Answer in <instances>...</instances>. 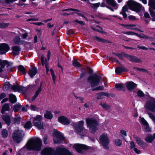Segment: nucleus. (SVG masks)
Listing matches in <instances>:
<instances>
[{"mask_svg":"<svg viewBox=\"0 0 155 155\" xmlns=\"http://www.w3.org/2000/svg\"><path fill=\"white\" fill-rule=\"evenodd\" d=\"M146 108L148 110L152 111H155V99L151 97L150 100L147 101L145 104Z\"/></svg>","mask_w":155,"mask_h":155,"instance_id":"9","label":"nucleus"},{"mask_svg":"<svg viewBox=\"0 0 155 155\" xmlns=\"http://www.w3.org/2000/svg\"><path fill=\"white\" fill-rule=\"evenodd\" d=\"M9 83L8 82H6L3 87V89L4 91H6L9 89Z\"/></svg>","mask_w":155,"mask_h":155,"instance_id":"45","label":"nucleus"},{"mask_svg":"<svg viewBox=\"0 0 155 155\" xmlns=\"http://www.w3.org/2000/svg\"><path fill=\"white\" fill-rule=\"evenodd\" d=\"M14 122L15 124H19L21 121V118L19 116L13 118Z\"/></svg>","mask_w":155,"mask_h":155,"instance_id":"37","label":"nucleus"},{"mask_svg":"<svg viewBox=\"0 0 155 155\" xmlns=\"http://www.w3.org/2000/svg\"><path fill=\"white\" fill-rule=\"evenodd\" d=\"M147 114L149 115V117L155 123V116H154L151 113H148Z\"/></svg>","mask_w":155,"mask_h":155,"instance_id":"53","label":"nucleus"},{"mask_svg":"<svg viewBox=\"0 0 155 155\" xmlns=\"http://www.w3.org/2000/svg\"><path fill=\"white\" fill-rule=\"evenodd\" d=\"M129 19L131 21H134L136 19L135 17L133 15H130L128 17Z\"/></svg>","mask_w":155,"mask_h":155,"instance_id":"62","label":"nucleus"},{"mask_svg":"<svg viewBox=\"0 0 155 155\" xmlns=\"http://www.w3.org/2000/svg\"><path fill=\"white\" fill-rule=\"evenodd\" d=\"M137 94L138 96L142 97L144 96V94L143 92L141 91H138L137 92Z\"/></svg>","mask_w":155,"mask_h":155,"instance_id":"56","label":"nucleus"},{"mask_svg":"<svg viewBox=\"0 0 155 155\" xmlns=\"http://www.w3.org/2000/svg\"><path fill=\"white\" fill-rule=\"evenodd\" d=\"M98 94V96L97 97V98L98 99L101 98L102 97L101 96H105L106 97H108L109 96V94L108 93L104 92H101Z\"/></svg>","mask_w":155,"mask_h":155,"instance_id":"38","label":"nucleus"},{"mask_svg":"<svg viewBox=\"0 0 155 155\" xmlns=\"http://www.w3.org/2000/svg\"><path fill=\"white\" fill-rule=\"evenodd\" d=\"M11 89L14 92L18 91L19 92H22L23 93H25L28 90V88H26L18 85H12L11 87Z\"/></svg>","mask_w":155,"mask_h":155,"instance_id":"12","label":"nucleus"},{"mask_svg":"<svg viewBox=\"0 0 155 155\" xmlns=\"http://www.w3.org/2000/svg\"><path fill=\"white\" fill-rule=\"evenodd\" d=\"M87 80L92 87L98 85L103 81L102 77L96 74H94L93 76H89Z\"/></svg>","mask_w":155,"mask_h":155,"instance_id":"3","label":"nucleus"},{"mask_svg":"<svg viewBox=\"0 0 155 155\" xmlns=\"http://www.w3.org/2000/svg\"><path fill=\"white\" fill-rule=\"evenodd\" d=\"M127 5L130 9L137 12H140L142 7L140 4L132 0L129 1L127 2Z\"/></svg>","mask_w":155,"mask_h":155,"instance_id":"4","label":"nucleus"},{"mask_svg":"<svg viewBox=\"0 0 155 155\" xmlns=\"http://www.w3.org/2000/svg\"><path fill=\"white\" fill-rule=\"evenodd\" d=\"M91 104L90 102H87L84 105V107L87 108H88L89 107L91 106Z\"/></svg>","mask_w":155,"mask_h":155,"instance_id":"59","label":"nucleus"},{"mask_svg":"<svg viewBox=\"0 0 155 155\" xmlns=\"http://www.w3.org/2000/svg\"><path fill=\"white\" fill-rule=\"evenodd\" d=\"M127 89L129 91L134 90L137 87V84L132 81H128L126 83Z\"/></svg>","mask_w":155,"mask_h":155,"instance_id":"18","label":"nucleus"},{"mask_svg":"<svg viewBox=\"0 0 155 155\" xmlns=\"http://www.w3.org/2000/svg\"><path fill=\"white\" fill-rule=\"evenodd\" d=\"M140 122L142 124L143 127L148 124L147 121L143 117H140L139 119Z\"/></svg>","mask_w":155,"mask_h":155,"instance_id":"34","label":"nucleus"},{"mask_svg":"<svg viewBox=\"0 0 155 155\" xmlns=\"http://www.w3.org/2000/svg\"><path fill=\"white\" fill-rule=\"evenodd\" d=\"M21 106L19 104H17L14 106L13 110L15 112H17L21 107Z\"/></svg>","mask_w":155,"mask_h":155,"instance_id":"40","label":"nucleus"},{"mask_svg":"<svg viewBox=\"0 0 155 155\" xmlns=\"http://www.w3.org/2000/svg\"><path fill=\"white\" fill-rule=\"evenodd\" d=\"M17 0H5L4 1L7 4H10L14 2Z\"/></svg>","mask_w":155,"mask_h":155,"instance_id":"60","label":"nucleus"},{"mask_svg":"<svg viewBox=\"0 0 155 155\" xmlns=\"http://www.w3.org/2000/svg\"><path fill=\"white\" fill-rule=\"evenodd\" d=\"M20 38L19 37H17L14 40V42L15 44H18L20 41Z\"/></svg>","mask_w":155,"mask_h":155,"instance_id":"57","label":"nucleus"},{"mask_svg":"<svg viewBox=\"0 0 155 155\" xmlns=\"http://www.w3.org/2000/svg\"><path fill=\"white\" fill-rule=\"evenodd\" d=\"M2 118L6 124L8 126L9 125L11 122L9 117L7 115H3L2 116Z\"/></svg>","mask_w":155,"mask_h":155,"instance_id":"22","label":"nucleus"},{"mask_svg":"<svg viewBox=\"0 0 155 155\" xmlns=\"http://www.w3.org/2000/svg\"><path fill=\"white\" fill-rule=\"evenodd\" d=\"M8 62L7 60L0 59V65L3 68H4L6 65H7Z\"/></svg>","mask_w":155,"mask_h":155,"instance_id":"31","label":"nucleus"},{"mask_svg":"<svg viewBox=\"0 0 155 155\" xmlns=\"http://www.w3.org/2000/svg\"><path fill=\"white\" fill-rule=\"evenodd\" d=\"M42 144V141L39 138H32L29 140L25 147L29 150L39 151L41 149Z\"/></svg>","mask_w":155,"mask_h":155,"instance_id":"1","label":"nucleus"},{"mask_svg":"<svg viewBox=\"0 0 155 155\" xmlns=\"http://www.w3.org/2000/svg\"><path fill=\"white\" fill-rule=\"evenodd\" d=\"M84 122L83 120H81L78 122V123H74L73 124L75 129L77 133H80L84 129L83 125Z\"/></svg>","mask_w":155,"mask_h":155,"instance_id":"10","label":"nucleus"},{"mask_svg":"<svg viewBox=\"0 0 155 155\" xmlns=\"http://www.w3.org/2000/svg\"><path fill=\"white\" fill-rule=\"evenodd\" d=\"M100 143L106 149L108 148V146L109 143V139L107 135L106 134H102L100 138Z\"/></svg>","mask_w":155,"mask_h":155,"instance_id":"8","label":"nucleus"},{"mask_svg":"<svg viewBox=\"0 0 155 155\" xmlns=\"http://www.w3.org/2000/svg\"><path fill=\"white\" fill-rule=\"evenodd\" d=\"M24 135L23 133L21 130H15L13 133L12 137L14 141L16 143H18L22 140Z\"/></svg>","mask_w":155,"mask_h":155,"instance_id":"5","label":"nucleus"},{"mask_svg":"<svg viewBox=\"0 0 155 155\" xmlns=\"http://www.w3.org/2000/svg\"><path fill=\"white\" fill-rule=\"evenodd\" d=\"M42 117L40 115H37L36 117L33 118V122L34 125L39 129L43 128V124L41 121Z\"/></svg>","mask_w":155,"mask_h":155,"instance_id":"7","label":"nucleus"},{"mask_svg":"<svg viewBox=\"0 0 155 155\" xmlns=\"http://www.w3.org/2000/svg\"><path fill=\"white\" fill-rule=\"evenodd\" d=\"M100 105L106 110L109 109L110 107V106L107 105L106 103L101 102Z\"/></svg>","mask_w":155,"mask_h":155,"instance_id":"35","label":"nucleus"},{"mask_svg":"<svg viewBox=\"0 0 155 155\" xmlns=\"http://www.w3.org/2000/svg\"><path fill=\"white\" fill-rule=\"evenodd\" d=\"M48 139L47 136L46 135L44 136L43 137V140L44 141V143L45 144H47V140Z\"/></svg>","mask_w":155,"mask_h":155,"instance_id":"61","label":"nucleus"},{"mask_svg":"<svg viewBox=\"0 0 155 155\" xmlns=\"http://www.w3.org/2000/svg\"><path fill=\"white\" fill-rule=\"evenodd\" d=\"M144 140L147 142L151 143L154 140V137L153 135L151 134H148L145 138Z\"/></svg>","mask_w":155,"mask_h":155,"instance_id":"25","label":"nucleus"},{"mask_svg":"<svg viewBox=\"0 0 155 155\" xmlns=\"http://www.w3.org/2000/svg\"><path fill=\"white\" fill-rule=\"evenodd\" d=\"M133 138L136 140L137 143L140 146L142 147H146L147 143L141 140L140 138L136 135H133Z\"/></svg>","mask_w":155,"mask_h":155,"instance_id":"16","label":"nucleus"},{"mask_svg":"<svg viewBox=\"0 0 155 155\" xmlns=\"http://www.w3.org/2000/svg\"><path fill=\"white\" fill-rule=\"evenodd\" d=\"M128 10V7L126 5H125L123 7L122 11L120 12V14L123 15L124 18H126L127 17V15L126 12H127Z\"/></svg>","mask_w":155,"mask_h":155,"instance_id":"21","label":"nucleus"},{"mask_svg":"<svg viewBox=\"0 0 155 155\" xmlns=\"http://www.w3.org/2000/svg\"><path fill=\"white\" fill-rule=\"evenodd\" d=\"M135 25H124V27L126 29H133V28L135 26Z\"/></svg>","mask_w":155,"mask_h":155,"instance_id":"46","label":"nucleus"},{"mask_svg":"<svg viewBox=\"0 0 155 155\" xmlns=\"http://www.w3.org/2000/svg\"><path fill=\"white\" fill-rule=\"evenodd\" d=\"M68 151L62 147H58L54 155H72L68 153Z\"/></svg>","mask_w":155,"mask_h":155,"instance_id":"11","label":"nucleus"},{"mask_svg":"<svg viewBox=\"0 0 155 155\" xmlns=\"http://www.w3.org/2000/svg\"><path fill=\"white\" fill-rule=\"evenodd\" d=\"M41 86H42V84H41L39 87L38 88V90L37 91L35 92V94L34 96L32 97V100L34 101L35 100L36 98L38 96V94L41 91Z\"/></svg>","mask_w":155,"mask_h":155,"instance_id":"27","label":"nucleus"},{"mask_svg":"<svg viewBox=\"0 0 155 155\" xmlns=\"http://www.w3.org/2000/svg\"><path fill=\"white\" fill-rule=\"evenodd\" d=\"M9 109L10 107L9 105L7 104H5L2 107V114L4 113L5 111L9 110Z\"/></svg>","mask_w":155,"mask_h":155,"instance_id":"28","label":"nucleus"},{"mask_svg":"<svg viewBox=\"0 0 155 155\" xmlns=\"http://www.w3.org/2000/svg\"><path fill=\"white\" fill-rule=\"evenodd\" d=\"M122 33L126 35H135L136 36L137 33H135L133 31H127V32H123Z\"/></svg>","mask_w":155,"mask_h":155,"instance_id":"48","label":"nucleus"},{"mask_svg":"<svg viewBox=\"0 0 155 155\" xmlns=\"http://www.w3.org/2000/svg\"><path fill=\"white\" fill-rule=\"evenodd\" d=\"M32 127V124L30 121L27 122L24 125V127L25 129H29Z\"/></svg>","mask_w":155,"mask_h":155,"instance_id":"42","label":"nucleus"},{"mask_svg":"<svg viewBox=\"0 0 155 155\" xmlns=\"http://www.w3.org/2000/svg\"><path fill=\"white\" fill-rule=\"evenodd\" d=\"M53 152L52 149L50 148H46L41 152L42 155H51Z\"/></svg>","mask_w":155,"mask_h":155,"instance_id":"19","label":"nucleus"},{"mask_svg":"<svg viewBox=\"0 0 155 155\" xmlns=\"http://www.w3.org/2000/svg\"><path fill=\"white\" fill-rule=\"evenodd\" d=\"M13 54L15 55L18 54L20 51V49L18 46H14L12 48Z\"/></svg>","mask_w":155,"mask_h":155,"instance_id":"26","label":"nucleus"},{"mask_svg":"<svg viewBox=\"0 0 155 155\" xmlns=\"http://www.w3.org/2000/svg\"><path fill=\"white\" fill-rule=\"evenodd\" d=\"M114 143L116 146L120 147L122 145V141L121 140L117 139L115 140Z\"/></svg>","mask_w":155,"mask_h":155,"instance_id":"41","label":"nucleus"},{"mask_svg":"<svg viewBox=\"0 0 155 155\" xmlns=\"http://www.w3.org/2000/svg\"><path fill=\"white\" fill-rule=\"evenodd\" d=\"M100 5V3L98 2L95 4H91V7L94 9H96Z\"/></svg>","mask_w":155,"mask_h":155,"instance_id":"47","label":"nucleus"},{"mask_svg":"<svg viewBox=\"0 0 155 155\" xmlns=\"http://www.w3.org/2000/svg\"><path fill=\"white\" fill-rule=\"evenodd\" d=\"M44 117L47 119H51L53 117V115L50 111H47L44 115Z\"/></svg>","mask_w":155,"mask_h":155,"instance_id":"33","label":"nucleus"},{"mask_svg":"<svg viewBox=\"0 0 155 155\" xmlns=\"http://www.w3.org/2000/svg\"><path fill=\"white\" fill-rule=\"evenodd\" d=\"M54 141L55 143H60L64 140L63 134L57 130L55 131L53 134Z\"/></svg>","mask_w":155,"mask_h":155,"instance_id":"6","label":"nucleus"},{"mask_svg":"<svg viewBox=\"0 0 155 155\" xmlns=\"http://www.w3.org/2000/svg\"><path fill=\"white\" fill-rule=\"evenodd\" d=\"M126 57L131 62L140 63L142 62L141 60L135 56H133L127 55Z\"/></svg>","mask_w":155,"mask_h":155,"instance_id":"20","label":"nucleus"},{"mask_svg":"<svg viewBox=\"0 0 155 155\" xmlns=\"http://www.w3.org/2000/svg\"><path fill=\"white\" fill-rule=\"evenodd\" d=\"M7 71L8 72L12 71V70L13 69L14 67L12 66V63L8 62L7 65Z\"/></svg>","mask_w":155,"mask_h":155,"instance_id":"36","label":"nucleus"},{"mask_svg":"<svg viewBox=\"0 0 155 155\" xmlns=\"http://www.w3.org/2000/svg\"><path fill=\"white\" fill-rule=\"evenodd\" d=\"M2 135L3 137L6 138L8 135V131L5 129H3L2 131Z\"/></svg>","mask_w":155,"mask_h":155,"instance_id":"39","label":"nucleus"},{"mask_svg":"<svg viewBox=\"0 0 155 155\" xmlns=\"http://www.w3.org/2000/svg\"><path fill=\"white\" fill-rule=\"evenodd\" d=\"M107 3L112 5L115 9H117L118 6L114 0H106Z\"/></svg>","mask_w":155,"mask_h":155,"instance_id":"23","label":"nucleus"},{"mask_svg":"<svg viewBox=\"0 0 155 155\" xmlns=\"http://www.w3.org/2000/svg\"><path fill=\"white\" fill-rule=\"evenodd\" d=\"M74 147L75 149L78 152L81 153L83 150L86 149L88 147L85 145L80 144H76L74 145Z\"/></svg>","mask_w":155,"mask_h":155,"instance_id":"15","label":"nucleus"},{"mask_svg":"<svg viewBox=\"0 0 155 155\" xmlns=\"http://www.w3.org/2000/svg\"><path fill=\"white\" fill-rule=\"evenodd\" d=\"M149 5L150 6L149 11L152 17L155 16V0H149Z\"/></svg>","mask_w":155,"mask_h":155,"instance_id":"13","label":"nucleus"},{"mask_svg":"<svg viewBox=\"0 0 155 155\" xmlns=\"http://www.w3.org/2000/svg\"><path fill=\"white\" fill-rule=\"evenodd\" d=\"M73 64L74 67H80L81 65L77 61H74L73 62Z\"/></svg>","mask_w":155,"mask_h":155,"instance_id":"54","label":"nucleus"},{"mask_svg":"<svg viewBox=\"0 0 155 155\" xmlns=\"http://www.w3.org/2000/svg\"><path fill=\"white\" fill-rule=\"evenodd\" d=\"M51 76L52 77L53 81L54 83V84H55V80H56V77L55 76L54 73L52 74H51Z\"/></svg>","mask_w":155,"mask_h":155,"instance_id":"63","label":"nucleus"},{"mask_svg":"<svg viewBox=\"0 0 155 155\" xmlns=\"http://www.w3.org/2000/svg\"><path fill=\"white\" fill-rule=\"evenodd\" d=\"M137 47L140 49H142L143 50H147L148 49V48L144 46H141L139 45H138L137 46Z\"/></svg>","mask_w":155,"mask_h":155,"instance_id":"64","label":"nucleus"},{"mask_svg":"<svg viewBox=\"0 0 155 155\" xmlns=\"http://www.w3.org/2000/svg\"><path fill=\"white\" fill-rule=\"evenodd\" d=\"M58 120L61 123L64 125H67L70 123V120L64 116H61L58 118Z\"/></svg>","mask_w":155,"mask_h":155,"instance_id":"17","label":"nucleus"},{"mask_svg":"<svg viewBox=\"0 0 155 155\" xmlns=\"http://www.w3.org/2000/svg\"><path fill=\"white\" fill-rule=\"evenodd\" d=\"M115 87L117 89V90L121 91L122 90L123 88V85L121 84H116L115 85Z\"/></svg>","mask_w":155,"mask_h":155,"instance_id":"44","label":"nucleus"},{"mask_svg":"<svg viewBox=\"0 0 155 155\" xmlns=\"http://www.w3.org/2000/svg\"><path fill=\"white\" fill-rule=\"evenodd\" d=\"M18 69L22 72L23 74H26L25 69L23 66L21 65L19 66Z\"/></svg>","mask_w":155,"mask_h":155,"instance_id":"49","label":"nucleus"},{"mask_svg":"<svg viewBox=\"0 0 155 155\" xmlns=\"http://www.w3.org/2000/svg\"><path fill=\"white\" fill-rule=\"evenodd\" d=\"M37 68L35 67H33L30 69L29 70V73L31 77L33 78L35 76L37 73Z\"/></svg>","mask_w":155,"mask_h":155,"instance_id":"24","label":"nucleus"},{"mask_svg":"<svg viewBox=\"0 0 155 155\" xmlns=\"http://www.w3.org/2000/svg\"><path fill=\"white\" fill-rule=\"evenodd\" d=\"M41 62L43 66L45 65V67L46 64H47V65H48V62L47 60V59L44 57L43 55L41 56Z\"/></svg>","mask_w":155,"mask_h":155,"instance_id":"32","label":"nucleus"},{"mask_svg":"<svg viewBox=\"0 0 155 155\" xmlns=\"http://www.w3.org/2000/svg\"><path fill=\"white\" fill-rule=\"evenodd\" d=\"M115 72L117 74H120L122 73L121 67H118L116 68L115 69Z\"/></svg>","mask_w":155,"mask_h":155,"instance_id":"52","label":"nucleus"},{"mask_svg":"<svg viewBox=\"0 0 155 155\" xmlns=\"http://www.w3.org/2000/svg\"><path fill=\"white\" fill-rule=\"evenodd\" d=\"M104 89V87L102 86H100L96 87L93 89V91L95 90H102Z\"/></svg>","mask_w":155,"mask_h":155,"instance_id":"55","label":"nucleus"},{"mask_svg":"<svg viewBox=\"0 0 155 155\" xmlns=\"http://www.w3.org/2000/svg\"><path fill=\"white\" fill-rule=\"evenodd\" d=\"M9 98L10 101L12 103H15L16 101L15 96L12 94L9 95Z\"/></svg>","mask_w":155,"mask_h":155,"instance_id":"30","label":"nucleus"},{"mask_svg":"<svg viewBox=\"0 0 155 155\" xmlns=\"http://www.w3.org/2000/svg\"><path fill=\"white\" fill-rule=\"evenodd\" d=\"M93 38L98 41L103 42H108L110 43L108 41H107L106 40L101 38L97 36H94L93 37Z\"/></svg>","mask_w":155,"mask_h":155,"instance_id":"29","label":"nucleus"},{"mask_svg":"<svg viewBox=\"0 0 155 155\" xmlns=\"http://www.w3.org/2000/svg\"><path fill=\"white\" fill-rule=\"evenodd\" d=\"M8 25V24L5 23H0V28H5Z\"/></svg>","mask_w":155,"mask_h":155,"instance_id":"50","label":"nucleus"},{"mask_svg":"<svg viewBox=\"0 0 155 155\" xmlns=\"http://www.w3.org/2000/svg\"><path fill=\"white\" fill-rule=\"evenodd\" d=\"M120 135L123 137L127 136V133L126 131L124 130H121L120 132Z\"/></svg>","mask_w":155,"mask_h":155,"instance_id":"51","label":"nucleus"},{"mask_svg":"<svg viewBox=\"0 0 155 155\" xmlns=\"http://www.w3.org/2000/svg\"><path fill=\"white\" fill-rule=\"evenodd\" d=\"M86 120L87 127L89 128L91 133H95L98 130V123L97 121L92 118H87Z\"/></svg>","mask_w":155,"mask_h":155,"instance_id":"2","label":"nucleus"},{"mask_svg":"<svg viewBox=\"0 0 155 155\" xmlns=\"http://www.w3.org/2000/svg\"><path fill=\"white\" fill-rule=\"evenodd\" d=\"M39 20L38 18L35 17L34 18H31L27 19L26 21H37Z\"/></svg>","mask_w":155,"mask_h":155,"instance_id":"58","label":"nucleus"},{"mask_svg":"<svg viewBox=\"0 0 155 155\" xmlns=\"http://www.w3.org/2000/svg\"><path fill=\"white\" fill-rule=\"evenodd\" d=\"M9 49V47L8 44L5 43L0 44V54H5Z\"/></svg>","mask_w":155,"mask_h":155,"instance_id":"14","label":"nucleus"},{"mask_svg":"<svg viewBox=\"0 0 155 155\" xmlns=\"http://www.w3.org/2000/svg\"><path fill=\"white\" fill-rule=\"evenodd\" d=\"M143 130L146 132H149L151 131V129L149 127V124H147L143 127Z\"/></svg>","mask_w":155,"mask_h":155,"instance_id":"43","label":"nucleus"}]
</instances>
